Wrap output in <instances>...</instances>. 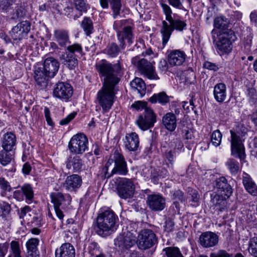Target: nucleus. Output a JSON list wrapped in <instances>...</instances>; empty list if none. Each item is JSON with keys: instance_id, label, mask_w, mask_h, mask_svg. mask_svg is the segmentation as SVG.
<instances>
[{"instance_id": "69168bd1", "label": "nucleus", "mask_w": 257, "mask_h": 257, "mask_svg": "<svg viewBox=\"0 0 257 257\" xmlns=\"http://www.w3.org/2000/svg\"><path fill=\"white\" fill-rule=\"evenodd\" d=\"M9 247V243L6 242L0 244V256L4 257L8 252Z\"/></svg>"}, {"instance_id": "0e129e2a", "label": "nucleus", "mask_w": 257, "mask_h": 257, "mask_svg": "<svg viewBox=\"0 0 257 257\" xmlns=\"http://www.w3.org/2000/svg\"><path fill=\"white\" fill-rule=\"evenodd\" d=\"M169 143H173V149L181 150L184 147L183 144L180 139L177 138L173 139L172 141L169 142Z\"/></svg>"}, {"instance_id": "6e6552de", "label": "nucleus", "mask_w": 257, "mask_h": 257, "mask_svg": "<svg viewBox=\"0 0 257 257\" xmlns=\"http://www.w3.org/2000/svg\"><path fill=\"white\" fill-rule=\"evenodd\" d=\"M135 185L132 179L122 178L117 183L116 192L122 199L132 198L135 194Z\"/></svg>"}, {"instance_id": "0eeeda50", "label": "nucleus", "mask_w": 257, "mask_h": 257, "mask_svg": "<svg viewBox=\"0 0 257 257\" xmlns=\"http://www.w3.org/2000/svg\"><path fill=\"white\" fill-rule=\"evenodd\" d=\"M157 242L156 234L149 229L142 230L139 233L136 243L140 249L146 250L153 247Z\"/></svg>"}, {"instance_id": "de8ad7c7", "label": "nucleus", "mask_w": 257, "mask_h": 257, "mask_svg": "<svg viewBox=\"0 0 257 257\" xmlns=\"http://www.w3.org/2000/svg\"><path fill=\"white\" fill-rule=\"evenodd\" d=\"M226 165L232 174H236L239 169V163L232 159L228 160Z\"/></svg>"}, {"instance_id": "a211bd4d", "label": "nucleus", "mask_w": 257, "mask_h": 257, "mask_svg": "<svg viewBox=\"0 0 257 257\" xmlns=\"http://www.w3.org/2000/svg\"><path fill=\"white\" fill-rule=\"evenodd\" d=\"M82 184V177L77 174L68 176L64 182L63 187L69 192H76Z\"/></svg>"}, {"instance_id": "7c9ffc66", "label": "nucleus", "mask_w": 257, "mask_h": 257, "mask_svg": "<svg viewBox=\"0 0 257 257\" xmlns=\"http://www.w3.org/2000/svg\"><path fill=\"white\" fill-rule=\"evenodd\" d=\"M82 160L77 156L69 157L66 162V168L68 170L72 169L73 172H79L82 169Z\"/></svg>"}, {"instance_id": "412c9836", "label": "nucleus", "mask_w": 257, "mask_h": 257, "mask_svg": "<svg viewBox=\"0 0 257 257\" xmlns=\"http://www.w3.org/2000/svg\"><path fill=\"white\" fill-rule=\"evenodd\" d=\"M161 150L163 155L169 162L168 167L170 171H173L174 159L175 155V153L173 151V143H168L166 141L162 143Z\"/></svg>"}, {"instance_id": "09e8293b", "label": "nucleus", "mask_w": 257, "mask_h": 257, "mask_svg": "<svg viewBox=\"0 0 257 257\" xmlns=\"http://www.w3.org/2000/svg\"><path fill=\"white\" fill-rule=\"evenodd\" d=\"M248 250L251 255L253 256L257 255V236L250 239Z\"/></svg>"}, {"instance_id": "ea45409f", "label": "nucleus", "mask_w": 257, "mask_h": 257, "mask_svg": "<svg viewBox=\"0 0 257 257\" xmlns=\"http://www.w3.org/2000/svg\"><path fill=\"white\" fill-rule=\"evenodd\" d=\"M10 151L4 149L0 151V164L3 166L10 164L13 159V155L10 153Z\"/></svg>"}, {"instance_id": "6ab92c4d", "label": "nucleus", "mask_w": 257, "mask_h": 257, "mask_svg": "<svg viewBox=\"0 0 257 257\" xmlns=\"http://www.w3.org/2000/svg\"><path fill=\"white\" fill-rule=\"evenodd\" d=\"M38 68L44 70L48 76L54 77L59 68V63L54 58L48 57L45 60L43 66Z\"/></svg>"}, {"instance_id": "603ef678", "label": "nucleus", "mask_w": 257, "mask_h": 257, "mask_svg": "<svg viewBox=\"0 0 257 257\" xmlns=\"http://www.w3.org/2000/svg\"><path fill=\"white\" fill-rule=\"evenodd\" d=\"M39 240L37 238H32L26 242L27 251H38L37 246L39 244Z\"/></svg>"}, {"instance_id": "cd10ccee", "label": "nucleus", "mask_w": 257, "mask_h": 257, "mask_svg": "<svg viewBox=\"0 0 257 257\" xmlns=\"http://www.w3.org/2000/svg\"><path fill=\"white\" fill-rule=\"evenodd\" d=\"M60 60L62 63L70 70L74 69L78 65L76 55L69 52H65L62 54L60 57Z\"/></svg>"}, {"instance_id": "13d9d810", "label": "nucleus", "mask_w": 257, "mask_h": 257, "mask_svg": "<svg viewBox=\"0 0 257 257\" xmlns=\"http://www.w3.org/2000/svg\"><path fill=\"white\" fill-rule=\"evenodd\" d=\"M0 188L4 191L9 192L12 189L9 182L3 177H0Z\"/></svg>"}, {"instance_id": "4468645a", "label": "nucleus", "mask_w": 257, "mask_h": 257, "mask_svg": "<svg viewBox=\"0 0 257 257\" xmlns=\"http://www.w3.org/2000/svg\"><path fill=\"white\" fill-rule=\"evenodd\" d=\"M31 30V24L28 21L19 23L10 32V35L14 40H21L27 35Z\"/></svg>"}, {"instance_id": "20e7f679", "label": "nucleus", "mask_w": 257, "mask_h": 257, "mask_svg": "<svg viewBox=\"0 0 257 257\" xmlns=\"http://www.w3.org/2000/svg\"><path fill=\"white\" fill-rule=\"evenodd\" d=\"M101 89L97 93V101L102 107L103 113L107 112L111 108L116 94L115 87L117 85L102 84Z\"/></svg>"}, {"instance_id": "338daca9", "label": "nucleus", "mask_w": 257, "mask_h": 257, "mask_svg": "<svg viewBox=\"0 0 257 257\" xmlns=\"http://www.w3.org/2000/svg\"><path fill=\"white\" fill-rule=\"evenodd\" d=\"M45 116L48 125L53 126L54 123L50 116V112L48 108L45 107L44 109Z\"/></svg>"}, {"instance_id": "052dcab7", "label": "nucleus", "mask_w": 257, "mask_h": 257, "mask_svg": "<svg viewBox=\"0 0 257 257\" xmlns=\"http://www.w3.org/2000/svg\"><path fill=\"white\" fill-rule=\"evenodd\" d=\"M210 257H232V254L228 253L225 250H219L217 252L210 254Z\"/></svg>"}, {"instance_id": "f8f14e48", "label": "nucleus", "mask_w": 257, "mask_h": 257, "mask_svg": "<svg viewBox=\"0 0 257 257\" xmlns=\"http://www.w3.org/2000/svg\"><path fill=\"white\" fill-rule=\"evenodd\" d=\"M231 134V154L242 160L245 158L244 147L243 141L238 133L230 131Z\"/></svg>"}, {"instance_id": "5701e85b", "label": "nucleus", "mask_w": 257, "mask_h": 257, "mask_svg": "<svg viewBox=\"0 0 257 257\" xmlns=\"http://www.w3.org/2000/svg\"><path fill=\"white\" fill-rule=\"evenodd\" d=\"M215 187L221 195H225V198H229L232 194V189L228 183L226 179L221 177L215 180Z\"/></svg>"}, {"instance_id": "f257e3e1", "label": "nucleus", "mask_w": 257, "mask_h": 257, "mask_svg": "<svg viewBox=\"0 0 257 257\" xmlns=\"http://www.w3.org/2000/svg\"><path fill=\"white\" fill-rule=\"evenodd\" d=\"M95 68L101 79L102 84L117 85L120 81L121 68L119 63L111 64L102 59L95 64Z\"/></svg>"}, {"instance_id": "dca6fc26", "label": "nucleus", "mask_w": 257, "mask_h": 257, "mask_svg": "<svg viewBox=\"0 0 257 257\" xmlns=\"http://www.w3.org/2000/svg\"><path fill=\"white\" fill-rule=\"evenodd\" d=\"M116 36L119 43V47L122 50L125 48V40L127 41L129 45H131L134 42V35L133 28L130 26H124L120 31L117 32Z\"/></svg>"}, {"instance_id": "473e14b6", "label": "nucleus", "mask_w": 257, "mask_h": 257, "mask_svg": "<svg viewBox=\"0 0 257 257\" xmlns=\"http://www.w3.org/2000/svg\"><path fill=\"white\" fill-rule=\"evenodd\" d=\"M34 79L37 85L41 89H45L48 85L49 78L50 77H44L40 78L41 74H42V70L39 68H36L34 72Z\"/></svg>"}, {"instance_id": "2f4dec72", "label": "nucleus", "mask_w": 257, "mask_h": 257, "mask_svg": "<svg viewBox=\"0 0 257 257\" xmlns=\"http://www.w3.org/2000/svg\"><path fill=\"white\" fill-rule=\"evenodd\" d=\"M16 137L11 133H7L3 137L2 147L6 150L12 151L16 145Z\"/></svg>"}, {"instance_id": "864d4df0", "label": "nucleus", "mask_w": 257, "mask_h": 257, "mask_svg": "<svg viewBox=\"0 0 257 257\" xmlns=\"http://www.w3.org/2000/svg\"><path fill=\"white\" fill-rule=\"evenodd\" d=\"M160 5L162 9L163 13L166 16V21H168L173 16H172V11L171 8L166 4H165L163 0H159Z\"/></svg>"}, {"instance_id": "8fccbe9b", "label": "nucleus", "mask_w": 257, "mask_h": 257, "mask_svg": "<svg viewBox=\"0 0 257 257\" xmlns=\"http://www.w3.org/2000/svg\"><path fill=\"white\" fill-rule=\"evenodd\" d=\"M221 139L222 134L218 130L214 131L212 133L211 141L212 145L215 147H218L220 145Z\"/></svg>"}, {"instance_id": "4c0bfd02", "label": "nucleus", "mask_w": 257, "mask_h": 257, "mask_svg": "<svg viewBox=\"0 0 257 257\" xmlns=\"http://www.w3.org/2000/svg\"><path fill=\"white\" fill-rule=\"evenodd\" d=\"M228 198H225V195H215L214 198V203L216 210L219 211H222L226 208V199Z\"/></svg>"}, {"instance_id": "f704fd0d", "label": "nucleus", "mask_w": 257, "mask_h": 257, "mask_svg": "<svg viewBox=\"0 0 257 257\" xmlns=\"http://www.w3.org/2000/svg\"><path fill=\"white\" fill-rule=\"evenodd\" d=\"M131 87L135 90H137L138 92L143 96L146 93V87L144 81L141 78H135L131 83Z\"/></svg>"}, {"instance_id": "39448f33", "label": "nucleus", "mask_w": 257, "mask_h": 257, "mask_svg": "<svg viewBox=\"0 0 257 257\" xmlns=\"http://www.w3.org/2000/svg\"><path fill=\"white\" fill-rule=\"evenodd\" d=\"M215 31H211L213 43L215 42L216 49L219 51L220 55L229 53L232 49V42L235 41L236 38L234 32L231 30H227L221 33L218 37V40L216 41L214 34Z\"/></svg>"}, {"instance_id": "49530a36", "label": "nucleus", "mask_w": 257, "mask_h": 257, "mask_svg": "<svg viewBox=\"0 0 257 257\" xmlns=\"http://www.w3.org/2000/svg\"><path fill=\"white\" fill-rule=\"evenodd\" d=\"M110 4L113 11L112 16L113 19H116L120 14L121 8L120 0H110Z\"/></svg>"}, {"instance_id": "c9c22d12", "label": "nucleus", "mask_w": 257, "mask_h": 257, "mask_svg": "<svg viewBox=\"0 0 257 257\" xmlns=\"http://www.w3.org/2000/svg\"><path fill=\"white\" fill-rule=\"evenodd\" d=\"M243 183L248 193L254 196L257 195V186L251 178L249 177H244Z\"/></svg>"}, {"instance_id": "6e6d98bb", "label": "nucleus", "mask_w": 257, "mask_h": 257, "mask_svg": "<svg viewBox=\"0 0 257 257\" xmlns=\"http://www.w3.org/2000/svg\"><path fill=\"white\" fill-rule=\"evenodd\" d=\"M66 51L65 52H69L75 54V53H78L80 54L82 53V48L81 46L77 43H75L72 45H69L67 46Z\"/></svg>"}, {"instance_id": "2eb2a0df", "label": "nucleus", "mask_w": 257, "mask_h": 257, "mask_svg": "<svg viewBox=\"0 0 257 257\" xmlns=\"http://www.w3.org/2000/svg\"><path fill=\"white\" fill-rule=\"evenodd\" d=\"M114 167L111 171V173L108 177L114 174L125 175L128 172L126 162L123 156L118 152L114 153Z\"/></svg>"}, {"instance_id": "c03bdc74", "label": "nucleus", "mask_w": 257, "mask_h": 257, "mask_svg": "<svg viewBox=\"0 0 257 257\" xmlns=\"http://www.w3.org/2000/svg\"><path fill=\"white\" fill-rule=\"evenodd\" d=\"M76 10L81 13H86L89 9V6L86 3L85 0H74Z\"/></svg>"}, {"instance_id": "774afa93", "label": "nucleus", "mask_w": 257, "mask_h": 257, "mask_svg": "<svg viewBox=\"0 0 257 257\" xmlns=\"http://www.w3.org/2000/svg\"><path fill=\"white\" fill-rule=\"evenodd\" d=\"M76 113H72L69 114L66 117L62 119L60 121L61 125H66L68 124L71 120H72L75 116Z\"/></svg>"}, {"instance_id": "37998d69", "label": "nucleus", "mask_w": 257, "mask_h": 257, "mask_svg": "<svg viewBox=\"0 0 257 257\" xmlns=\"http://www.w3.org/2000/svg\"><path fill=\"white\" fill-rule=\"evenodd\" d=\"M21 189L26 201H32L34 198V191L31 185L29 184H25L21 187Z\"/></svg>"}, {"instance_id": "f3484780", "label": "nucleus", "mask_w": 257, "mask_h": 257, "mask_svg": "<svg viewBox=\"0 0 257 257\" xmlns=\"http://www.w3.org/2000/svg\"><path fill=\"white\" fill-rule=\"evenodd\" d=\"M147 204L152 210L158 211L165 208L166 201L161 195L154 194L148 195Z\"/></svg>"}, {"instance_id": "72a5a7b5", "label": "nucleus", "mask_w": 257, "mask_h": 257, "mask_svg": "<svg viewBox=\"0 0 257 257\" xmlns=\"http://www.w3.org/2000/svg\"><path fill=\"white\" fill-rule=\"evenodd\" d=\"M149 101L152 103L159 102L162 105H165L170 101V96L163 91L158 93L154 94L149 99Z\"/></svg>"}, {"instance_id": "79ce46f5", "label": "nucleus", "mask_w": 257, "mask_h": 257, "mask_svg": "<svg viewBox=\"0 0 257 257\" xmlns=\"http://www.w3.org/2000/svg\"><path fill=\"white\" fill-rule=\"evenodd\" d=\"M81 27L87 36H89L93 32V23L90 18L85 17L81 22Z\"/></svg>"}, {"instance_id": "3c124183", "label": "nucleus", "mask_w": 257, "mask_h": 257, "mask_svg": "<svg viewBox=\"0 0 257 257\" xmlns=\"http://www.w3.org/2000/svg\"><path fill=\"white\" fill-rule=\"evenodd\" d=\"M11 249L14 257H22L19 242L13 240L11 243Z\"/></svg>"}, {"instance_id": "680f3d73", "label": "nucleus", "mask_w": 257, "mask_h": 257, "mask_svg": "<svg viewBox=\"0 0 257 257\" xmlns=\"http://www.w3.org/2000/svg\"><path fill=\"white\" fill-rule=\"evenodd\" d=\"M132 107L135 108L136 110H142L143 109L146 111V108H148L147 107V104L145 102H142L140 101H138L135 102L132 105Z\"/></svg>"}, {"instance_id": "a878e982", "label": "nucleus", "mask_w": 257, "mask_h": 257, "mask_svg": "<svg viewBox=\"0 0 257 257\" xmlns=\"http://www.w3.org/2000/svg\"><path fill=\"white\" fill-rule=\"evenodd\" d=\"M139 139L136 133L127 134L125 137L124 145L126 149L131 152L137 151L139 146Z\"/></svg>"}, {"instance_id": "58836bf2", "label": "nucleus", "mask_w": 257, "mask_h": 257, "mask_svg": "<svg viewBox=\"0 0 257 257\" xmlns=\"http://www.w3.org/2000/svg\"><path fill=\"white\" fill-rule=\"evenodd\" d=\"M120 47L115 43L109 44L104 50V53L110 57H116L120 52Z\"/></svg>"}, {"instance_id": "e2e57ef3", "label": "nucleus", "mask_w": 257, "mask_h": 257, "mask_svg": "<svg viewBox=\"0 0 257 257\" xmlns=\"http://www.w3.org/2000/svg\"><path fill=\"white\" fill-rule=\"evenodd\" d=\"M203 67L206 69L210 70H213L214 71H216L219 69L217 65L215 63H213L209 61L205 62L203 64Z\"/></svg>"}, {"instance_id": "e433bc0d", "label": "nucleus", "mask_w": 257, "mask_h": 257, "mask_svg": "<svg viewBox=\"0 0 257 257\" xmlns=\"http://www.w3.org/2000/svg\"><path fill=\"white\" fill-rule=\"evenodd\" d=\"M229 21L224 16H218L215 18L214 20V26L217 29L225 30L229 26Z\"/></svg>"}, {"instance_id": "c85d7f7f", "label": "nucleus", "mask_w": 257, "mask_h": 257, "mask_svg": "<svg viewBox=\"0 0 257 257\" xmlns=\"http://www.w3.org/2000/svg\"><path fill=\"white\" fill-rule=\"evenodd\" d=\"M75 249L70 243H63L55 251L56 257H75Z\"/></svg>"}, {"instance_id": "ddd939ff", "label": "nucleus", "mask_w": 257, "mask_h": 257, "mask_svg": "<svg viewBox=\"0 0 257 257\" xmlns=\"http://www.w3.org/2000/svg\"><path fill=\"white\" fill-rule=\"evenodd\" d=\"M156 121V115L153 109L146 108L144 115H139L136 120V123L143 131H146L153 127Z\"/></svg>"}, {"instance_id": "4d7b16f0", "label": "nucleus", "mask_w": 257, "mask_h": 257, "mask_svg": "<svg viewBox=\"0 0 257 257\" xmlns=\"http://www.w3.org/2000/svg\"><path fill=\"white\" fill-rule=\"evenodd\" d=\"M173 199L176 201H180L181 202H184L185 200V197L184 196L183 192L180 190H177L174 191L173 195Z\"/></svg>"}, {"instance_id": "5fc2aeb1", "label": "nucleus", "mask_w": 257, "mask_h": 257, "mask_svg": "<svg viewBox=\"0 0 257 257\" xmlns=\"http://www.w3.org/2000/svg\"><path fill=\"white\" fill-rule=\"evenodd\" d=\"M11 210L10 205L6 202L0 203V213L3 218H5L10 213Z\"/></svg>"}, {"instance_id": "1a4fd4ad", "label": "nucleus", "mask_w": 257, "mask_h": 257, "mask_svg": "<svg viewBox=\"0 0 257 257\" xmlns=\"http://www.w3.org/2000/svg\"><path fill=\"white\" fill-rule=\"evenodd\" d=\"M88 141L86 136L82 133L74 135L71 139L68 148L74 154H82L88 149Z\"/></svg>"}, {"instance_id": "9b49d317", "label": "nucleus", "mask_w": 257, "mask_h": 257, "mask_svg": "<svg viewBox=\"0 0 257 257\" xmlns=\"http://www.w3.org/2000/svg\"><path fill=\"white\" fill-rule=\"evenodd\" d=\"M73 92V88L69 83L58 82L54 86L53 95L57 98L68 101L72 97Z\"/></svg>"}, {"instance_id": "bf43d9fd", "label": "nucleus", "mask_w": 257, "mask_h": 257, "mask_svg": "<svg viewBox=\"0 0 257 257\" xmlns=\"http://www.w3.org/2000/svg\"><path fill=\"white\" fill-rule=\"evenodd\" d=\"M175 223L173 220L168 218L165 221V224L164 226V230L168 232H171L174 230Z\"/></svg>"}, {"instance_id": "b1692460", "label": "nucleus", "mask_w": 257, "mask_h": 257, "mask_svg": "<svg viewBox=\"0 0 257 257\" xmlns=\"http://www.w3.org/2000/svg\"><path fill=\"white\" fill-rule=\"evenodd\" d=\"M136 242L131 234L120 235L114 239V244L120 249H128Z\"/></svg>"}, {"instance_id": "4be33fe9", "label": "nucleus", "mask_w": 257, "mask_h": 257, "mask_svg": "<svg viewBox=\"0 0 257 257\" xmlns=\"http://www.w3.org/2000/svg\"><path fill=\"white\" fill-rule=\"evenodd\" d=\"M168 60L172 66H180L185 61L186 54L183 51L179 50H174L168 51Z\"/></svg>"}, {"instance_id": "423d86ee", "label": "nucleus", "mask_w": 257, "mask_h": 257, "mask_svg": "<svg viewBox=\"0 0 257 257\" xmlns=\"http://www.w3.org/2000/svg\"><path fill=\"white\" fill-rule=\"evenodd\" d=\"M51 201L54 204L55 211L57 217L62 219L64 217L61 209H65L70 204L71 196L68 194H63L61 192H53L50 195Z\"/></svg>"}, {"instance_id": "a19ab883", "label": "nucleus", "mask_w": 257, "mask_h": 257, "mask_svg": "<svg viewBox=\"0 0 257 257\" xmlns=\"http://www.w3.org/2000/svg\"><path fill=\"white\" fill-rule=\"evenodd\" d=\"M188 198L189 201L191 202V204L193 206H197L199 204V195L198 191L192 188H188Z\"/></svg>"}, {"instance_id": "bb28decb", "label": "nucleus", "mask_w": 257, "mask_h": 257, "mask_svg": "<svg viewBox=\"0 0 257 257\" xmlns=\"http://www.w3.org/2000/svg\"><path fill=\"white\" fill-rule=\"evenodd\" d=\"M162 124L168 131L174 132L176 128L177 118L176 115L173 112H167L165 114L162 119Z\"/></svg>"}, {"instance_id": "393cba45", "label": "nucleus", "mask_w": 257, "mask_h": 257, "mask_svg": "<svg viewBox=\"0 0 257 257\" xmlns=\"http://www.w3.org/2000/svg\"><path fill=\"white\" fill-rule=\"evenodd\" d=\"M54 38L61 47L66 48L70 43L69 32L63 29H57L54 31Z\"/></svg>"}, {"instance_id": "aec40b11", "label": "nucleus", "mask_w": 257, "mask_h": 257, "mask_svg": "<svg viewBox=\"0 0 257 257\" xmlns=\"http://www.w3.org/2000/svg\"><path fill=\"white\" fill-rule=\"evenodd\" d=\"M199 241L200 245L203 247H211L218 243V236L214 232L206 231L200 235Z\"/></svg>"}, {"instance_id": "a18cd8bd", "label": "nucleus", "mask_w": 257, "mask_h": 257, "mask_svg": "<svg viewBox=\"0 0 257 257\" xmlns=\"http://www.w3.org/2000/svg\"><path fill=\"white\" fill-rule=\"evenodd\" d=\"M167 257H184L177 247H168L163 250Z\"/></svg>"}, {"instance_id": "7ed1b4c3", "label": "nucleus", "mask_w": 257, "mask_h": 257, "mask_svg": "<svg viewBox=\"0 0 257 257\" xmlns=\"http://www.w3.org/2000/svg\"><path fill=\"white\" fill-rule=\"evenodd\" d=\"M167 21L169 24L165 20L162 21V26L160 29L163 47H165L168 42L174 30L182 32L186 30L187 27L186 22L182 20L179 16L175 14Z\"/></svg>"}, {"instance_id": "f03ea898", "label": "nucleus", "mask_w": 257, "mask_h": 257, "mask_svg": "<svg viewBox=\"0 0 257 257\" xmlns=\"http://www.w3.org/2000/svg\"><path fill=\"white\" fill-rule=\"evenodd\" d=\"M118 218L111 210H107L100 213L97 218L94 229L102 237H106L113 233L117 228Z\"/></svg>"}, {"instance_id": "c756f323", "label": "nucleus", "mask_w": 257, "mask_h": 257, "mask_svg": "<svg viewBox=\"0 0 257 257\" xmlns=\"http://www.w3.org/2000/svg\"><path fill=\"white\" fill-rule=\"evenodd\" d=\"M213 96L217 102H223L227 96L226 85L223 83L216 84L214 87Z\"/></svg>"}, {"instance_id": "9d476101", "label": "nucleus", "mask_w": 257, "mask_h": 257, "mask_svg": "<svg viewBox=\"0 0 257 257\" xmlns=\"http://www.w3.org/2000/svg\"><path fill=\"white\" fill-rule=\"evenodd\" d=\"M132 63L136 65L138 70L150 79L158 80L159 77L157 74L155 68L152 64L145 59H139L138 57H134Z\"/></svg>"}]
</instances>
